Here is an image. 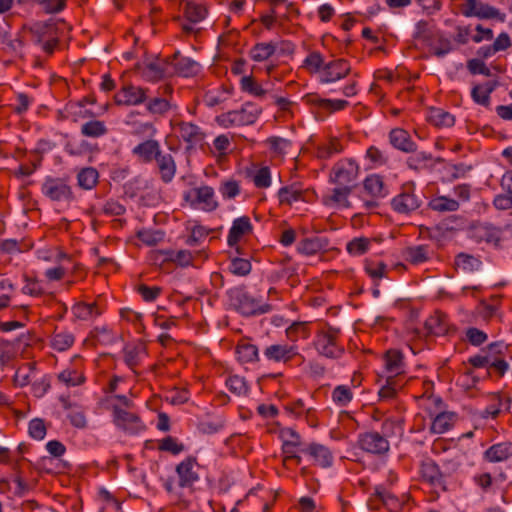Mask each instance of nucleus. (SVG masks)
<instances>
[{"label":"nucleus","instance_id":"obj_13","mask_svg":"<svg viewBox=\"0 0 512 512\" xmlns=\"http://www.w3.org/2000/svg\"><path fill=\"white\" fill-rule=\"evenodd\" d=\"M252 231V225L248 217H240L233 222L228 235V244L234 246L244 235Z\"/></svg>","mask_w":512,"mask_h":512},{"label":"nucleus","instance_id":"obj_58","mask_svg":"<svg viewBox=\"0 0 512 512\" xmlns=\"http://www.w3.org/2000/svg\"><path fill=\"white\" fill-rule=\"evenodd\" d=\"M139 293L142 295L145 301H153L161 292L160 287H148L146 285H140L138 288Z\"/></svg>","mask_w":512,"mask_h":512},{"label":"nucleus","instance_id":"obj_7","mask_svg":"<svg viewBox=\"0 0 512 512\" xmlns=\"http://www.w3.org/2000/svg\"><path fill=\"white\" fill-rule=\"evenodd\" d=\"M146 92V90L140 87L126 86L114 98L117 104L137 105L148 98Z\"/></svg>","mask_w":512,"mask_h":512},{"label":"nucleus","instance_id":"obj_36","mask_svg":"<svg viewBox=\"0 0 512 512\" xmlns=\"http://www.w3.org/2000/svg\"><path fill=\"white\" fill-rule=\"evenodd\" d=\"M171 108V104L168 99L161 96L150 98L147 104V110L152 114L162 115Z\"/></svg>","mask_w":512,"mask_h":512},{"label":"nucleus","instance_id":"obj_51","mask_svg":"<svg viewBox=\"0 0 512 512\" xmlns=\"http://www.w3.org/2000/svg\"><path fill=\"white\" fill-rule=\"evenodd\" d=\"M229 390L235 395H242L247 392V386L243 378L239 376H231L227 381Z\"/></svg>","mask_w":512,"mask_h":512},{"label":"nucleus","instance_id":"obj_56","mask_svg":"<svg viewBox=\"0 0 512 512\" xmlns=\"http://www.w3.org/2000/svg\"><path fill=\"white\" fill-rule=\"evenodd\" d=\"M159 448L164 451H169L173 454H178L184 449L183 445L178 444L172 437L164 438L160 442Z\"/></svg>","mask_w":512,"mask_h":512},{"label":"nucleus","instance_id":"obj_15","mask_svg":"<svg viewBox=\"0 0 512 512\" xmlns=\"http://www.w3.org/2000/svg\"><path fill=\"white\" fill-rule=\"evenodd\" d=\"M161 177L165 182H169L175 175L176 165L170 153H160L156 158Z\"/></svg>","mask_w":512,"mask_h":512},{"label":"nucleus","instance_id":"obj_48","mask_svg":"<svg viewBox=\"0 0 512 512\" xmlns=\"http://www.w3.org/2000/svg\"><path fill=\"white\" fill-rule=\"evenodd\" d=\"M230 270L235 275L245 276L250 273L251 264L246 259L235 258L231 262Z\"/></svg>","mask_w":512,"mask_h":512},{"label":"nucleus","instance_id":"obj_26","mask_svg":"<svg viewBox=\"0 0 512 512\" xmlns=\"http://www.w3.org/2000/svg\"><path fill=\"white\" fill-rule=\"evenodd\" d=\"M207 15V9L203 5L187 2L185 8V17L191 24L202 21Z\"/></svg>","mask_w":512,"mask_h":512},{"label":"nucleus","instance_id":"obj_64","mask_svg":"<svg viewBox=\"0 0 512 512\" xmlns=\"http://www.w3.org/2000/svg\"><path fill=\"white\" fill-rule=\"evenodd\" d=\"M434 54L438 57L444 56L452 50V44L448 39H439L438 45L434 46Z\"/></svg>","mask_w":512,"mask_h":512},{"label":"nucleus","instance_id":"obj_23","mask_svg":"<svg viewBox=\"0 0 512 512\" xmlns=\"http://www.w3.org/2000/svg\"><path fill=\"white\" fill-rule=\"evenodd\" d=\"M445 316L441 313H435L425 321L427 333L434 335H444L447 332V325L444 321Z\"/></svg>","mask_w":512,"mask_h":512},{"label":"nucleus","instance_id":"obj_28","mask_svg":"<svg viewBox=\"0 0 512 512\" xmlns=\"http://www.w3.org/2000/svg\"><path fill=\"white\" fill-rule=\"evenodd\" d=\"M78 184L83 189H92L98 182V172L96 169L88 167L83 168L77 176Z\"/></svg>","mask_w":512,"mask_h":512},{"label":"nucleus","instance_id":"obj_44","mask_svg":"<svg viewBox=\"0 0 512 512\" xmlns=\"http://www.w3.org/2000/svg\"><path fill=\"white\" fill-rule=\"evenodd\" d=\"M370 240L364 237L355 238L347 244V251L352 255H361L369 247Z\"/></svg>","mask_w":512,"mask_h":512},{"label":"nucleus","instance_id":"obj_39","mask_svg":"<svg viewBox=\"0 0 512 512\" xmlns=\"http://www.w3.org/2000/svg\"><path fill=\"white\" fill-rule=\"evenodd\" d=\"M138 238L149 246H154L161 242L164 234L160 230H141L137 233Z\"/></svg>","mask_w":512,"mask_h":512},{"label":"nucleus","instance_id":"obj_57","mask_svg":"<svg viewBox=\"0 0 512 512\" xmlns=\"http://www.w3.org/2000/svg\"><path fill=\"white\" fill-rule=\"evenodd\" d=\"M270 148L277 154H283L284 150L290 145L289 141L280 137H272L267 140Z\"/></svg>","mask_w":512,"mask_h":512},{"label":"nucleus","instance_id":"obj_62","mask_svg":"<svg viewBox=\"0 0 512 512\" xmlns=\"http://www.w3.org/2000/svg\"><path fill=\"white\" fill-rule=\"evenodd\" d=\"M348 104L345 100H328L321 99L319 100V105L323 108L330 109L331 111L341 110L346 107Z\"/></svg>","mask_w":512,"mask_h":512},{"label":"nucleus","instance_id":"obj_30","mask_svg":"<svg viewBox=\"0 0 512 512\" xmlns=\"http://www.w3.org/2000/svg\"><path fill=\"white\" fill-rule=\"evenodd\" d=\"M167 68V63L163 60L150 62L146 65L144 75L149 80H159L164 77Z\"/></svg>","mask_w":512,"mask_h":512},{"label":"nucleus","instance_id":"obj_46","mask_svg":"<svg viewBox=\"0 0 512 512\" xmlns=\"http://www.w3.org/2000/svg\"><path fill=\"white\" fill-rule=\"evenodd\" d=\"M323 248V244L320 239H305L299 245V251L306 255H312L317 253Z\"/></svg>","mask_w":512,"mask_h":512},{"label":"nucleus","instance_id":"obj_59","mask_svg":"<svg viewBox=\"0 0 512 512\" xmlns=\"http://www.w3.org/2000/svg\"><path fill=\"white\" fill-rule=\"evenodd\" d=\"M254 183L257 187L264 188L270 185V173L268 168H261L254 176Z\"/></svg>","mask_w":512,"mask_h":512},{"label":"nucleus","instance_id":"obj_50","mask_svg":"<svg viewBox=\"0 0 512 512\" xmlns=\"http://www.w3.org/2000/svg\"><path fill=\"white\" fill-rule=\"evenodd\" d=\"M342 150V146L336 138H332L327 144L320 146L318 148V157L320 158H328L333 153L340 152Z\"/></svg>","mask_w":512,"mask_h":512},{"label":"nucleus","instance_id":"obj_8","mask_svg":"<svg viewBox=\"0 0 512 512\" xmlns=\"http://www.w3.org/2000/svg\"><path fill=\"white\" fill-rule=\"evenodd\" d=\"M236 303H234L236 309L241 312L243 315H253L255 313H264L269 310V305L261 306L254 298L250 297L247 294H240L236 299Z\"/></svg>","mask_w":512,"mask_h":512},{"label":"nucleus","instance_id":"obj_6","mask_svg":"<svg viewBox=\"0 0 512 512\" xmlns=\"http://www.w3.org/2000/svg\"><path fill=\"white\" fill-rule=\"evenodd\" d=\"M42 192L51 200L61 201L72 198L70 187L60 179H48L43 184Z\"/></svg>","mask_w":512,"mask_h":512},{"label":"nucleus","instance_id":"obj_43","mask_svg":"<svg viewBox=\"0 0 512 512\" xmlns=\"http://www.w3.org/2000/svg\"><path fill=\"white\" fill-rule=\"evenodd\" d=\"M493 87L489 85H477L472 90V98L475 102L488 105L489 103V95L492 92Z\"/></svg>","mask_w":512,"mask_h":512},{"label":"nucleus","instance_id":"obj_25","mask_svg":"<svg viewBox=\"0 0 512 512\" xmlns=\"http://www.w3.org/2000/svg\"><path fill=\"white\" fill-rule=\"evenodd\" d=\"M353 186H338L332 190V194L326 199V201L333 202L337 205L345 208L350 207L348 196L352 192Z\"/></svg>","mask_w":512,"mask_h":512},{"label":"nucleus","instance_id":"obj_31","mask_svg":"<svg viewBox=\"0 0 512 512\" xmlns=\"http://www.w3.org/2000/svg\"><path fill=\"white\" fill-rule=\"evenodd\" d=\"M421 474L423 479L428 481L430 484L434 486H441L442 484V476L441 473L434 463H425L422 465Z\"/></svg>","mask_w":512,"mask_h":512},{"label":"nucleus","instance_id":"obj_32","mask_svg":"<svg viewBox=\"0 0 512 512\" xmlns=\"http://www.w3.org/2000/svg\"><path fill=\"white\" fill-rule=\"evenodd\" d=\"M429 206L433 210L439 212L456 211L459 207V203L454 199H450L445 196H439L432 199L429 203Z\"/></svg>","mask_w":512,"mask_h":512},{"label":"nucleus","instance_id":"obj_35","mask_svg":"<svg viewBox=\"0 0 512 512\" xmlns=\"http://www.w3.org/2000/svg\"><path fill=\"white\" fill-rule=\"evenodd\" d=\"M429 120L436 126L449 127L454 123V117L441 109H431L429 114Z\"/></svg>","mask_w":512,"mask_h":512},{"label":"nucleus","instance_id":"obj_10","mask_svg":"<svg viewBox=\"0 0 512 512\" xmlns=\"http://www.w3.org/2000/svg\"><path fill=\"white\" fill-rule=\"evenodd\" d=\"M152 260L156 263L159 260L162 261H173L181 266H187L192 263V255L190 252L185 250L180 251H155L152 254Z\"/></svg>","mask_w":512,"mask_h":512},{"label":"nucleus","instance_id":"obj_19","mask_svg":"<svg viewBox=\"0 0 512 512\" xmlns=\"http://www.w3.org/2000/svg\"><path fill=\"white\" fill-rule=\"evenodd\" d=\"M512 455L511 443H500L491 446L486 452L485 456L490 462L504 461Z\"/></svg>","mask_w":512,"mask_h":512},{"label":"nucleus","instance_id":"obj_9","mask_svg":"<svg viewBox=\"0 0 512 512\" xmlns=\"http://www.w3.org/2000/svg\"><path fill=\"white\" fill-rule=\"evenodd\" d=\"M185 199L192 203H202L207 210H212L216 207V203L213 201V190L210 187L194 188L186 194Z\"/></svg>","mask_w":512,"mask_h":512},{"label":"nucleus","instance_id":"obj_38","mask_svg":"<svg viewBox=\"0 0 512 512\" xmlns=\"http://www.w3.org/2000/svg\"><path fill=\"white\" fill-rule=\"evenodd\" d=\"M81 132L88 137H99L106 133V127L102 121L94 120L85 123Z\"/></svg>","mask_w":512,"mask_h":512},{"label":"nucleus","instance_id":"obj_63","mask_svg":"<svg viewBox=\"0 0 512 512\" xmlns=\"http://www.w3.org/2000/svg\"><path fill=\"white\" fill-rule=\"evenodd\" d=\"M224 197L234 198L239 193V186L235 181L225 182L221 188Z\"/></svg>","mask_w":512,"mask_h":512},{"label":"nucleus","instance_id":"obj_5","mask_svg":"<svg viewBox=\"0 0 512 512\" xmlns=\"http://www.w3.org/2000/svg\"><path fill=\"white\" fill-rule=\"evenodd\" d=\"M115 424L129 433H137L141 429V422L137 415L126 411L125 409L114 405Z\"/></svg>","mask_w":512,"mask_h":512},{"label":"nucleus","instance_id":"obj_45","mask_svg":"<svg viewBox=\"0 0 512 512\" xmlns=\"http://www.w3.org/2000/svg\"><path fill=\"white\" fill-rule=\"evenodd\" d=\"M332 398L335 403L344 406L352 400V392L348 387L340 385L334 389Z\"/></svg>","mask_w":512,"mask_h":512},{"label":"nucleus","instance_id":"obj_29","mask_svg":"<svg viewBox=\"0 0 512 512\" xmlns=\"http://www.w3.org/2000/svg\"><path fill=\"white\" fill-rule=\"evenodd\" d=\"M474 237L478 241H485L487 243H494L495 246L500 242V231L491 227H478L474 232Z\"/></svg>","mask_w":512,"mask_h":512},{"label":"nucleus","instance_id":"obj_42","mask_svg":"<svg viewBox=\"0 0 512 512\" xmlns=\"http://www.w3.org/2000/svg\"><path fill=\"white\" fill-rule=\"evenodd\" d=\"M74 342V337L67 332H58L52 339V345L58 351L68 349Z\"/></svg>","mask_w":512,"mask_h":512},{"label":"nucleus","instance_id":"obj_1","mask_svg":"<svg viewBox=\"0 0 512 512\" xmlns=\"http://www.w3.org/2000/svg\"><path fill=\"white\" fill-rule=\"evenodd\" d=\"M340 331L334 328L321 330L315 340L316 350L328 358L339 357L343 353V348L339 345Z\"/></svg>","mask_w":512,"mask_h":512},{"label":"nucleus","instance_id":"obj_52","mask_svg":"<svg viewBox=\"0 0 512 512\" xmlns=\"http://www.w3.org/2000/svg\"><path fill=\"white\" fill-rule=\"evenodd\" d=\"M59 379L67 385H78L84 381V376L76 371L64 370L59 374Z\"/></svg>","mask_w":512,"mask_h":512},{"label":"nucleus","instance_id":"obj_37","mask_svg":"<svg viewBox=\"0 0 512 512\" xmlns=\"http://www.w3.org/2000/svg\"><path fill=\"white\" fill-rule=\"evenodd\" d=\"M237 355L240 361L248 363L257 359L258 350L252 344L242 343L237 346Z\"/></svg>","mask_w":512,"mask_h":512},{"label":"nucleus","instance_id":"obj_22","mask_svg":"<svg viewBox=\"0 0 512 512\" xmlns=\"http://www.w3.org/2000/svg\"><path fill=\"white\" fill-rule=\"evenodd\" d=\"M307 452L314 457L315 461L322 467L330 466L332 462V455L330 451L323 445L311 444Z\"/></svg>","mask_w":512,"mask_h":512},{"label":"nucleus","instance_id":"obj_41","mask_svg":"<svg viewBox=\"0 0 512 512\" xmlns=\"http://www.w3.org/2000/svg\"><path fill=\"white\" fill-rule=\"evenodd\" d=\"M241 88L258 97H262L267 93L251 76L242 77Z\"/></svg>","mask_w":512,"mask_h":512},{"label":"nucleus","instance_id":"obj_11","mask_svg":"<svg viewBox=\"0 0 512 512\" xmlns=\"http://www.w3.org/2000/svg\"><path fill=\"white\" fill-rule=\"evenodd\" d=\"M350 71L349 65L344 60H337L329 63L324 69L322 81L333 82L345 77Z\"/></svg>","mask_w":512,"mask_h":512},{"label":"nucleus","instance_id":"obj_12","mask_svg":"<svg viewBox=\"0 0 512 512\" xmlns=\"http://www.w3.org/2000/svg\"><path fill=\"white\" fill-rule=\"evenodd\" d=\"M194 466L195 460L193 459H187L177 466L176 471L181 487H190L198 479L197 473L193 470Z\"/></svg>","mask_w":512,"mask_h":512},{"label":"nucleus","instance_id":"obj_53","mask_svg":"<svg viewBox=\"0 0 512 512\" xmlns=\"http://www.w3.org/2000/svg\"><path fill=\"white\" fill-rule=\"evenodd\" d=\"M407 260L413 264H418L427 260V254L422 246L409 248L406 252Z\"/></svg>","mask_w":512,"mask_h":512},{"label":"nucleus","instance_id":"obj_2","mask_svg":"<svg viewBox=\"0 0 512 512\" xmlns=\"http://www.w3.org/2000/svg\"><path fill=\"white\" fill-rule=\"evenodd\" d=\"M261 113V109L252 103H246L240 110L231 111L222 115L224 124L250 125L253 124Z\"/></svg>","mask_w":512,"mask_h":512},{"label":"nucleus","instance_id":"obj_60","mask_svg":"<svg viewBox=\"0 0 512 512\" xmlns=\"http://www.w3.org/2000/svg\"><path fill=\"white\" fill-rule=\"evenodd\" d=\"M493 52L506 50L511 46V40L507 33H501L493 43Z\"/></svg>","mask_w":512,"mask_h":512},{"label":"nucleus","instance_id":"obj_34","mask_svg":"<svg viewBox=\"0 0 512 512\" xmlns=\"http://www.w3.org/2000/svg\"><path fill=\"white\" fill-rule=\"evenodd\" d=\"M385 367L388 372L398 374L402 368V354L398 350H389L385 354Z\"/></svg>","mask_w":512,"mask_h":512},{"label":"nucleus","instance_id":"obj_18","mask_svg":"<svg viewBox=\"0 0 512 512\" xmlns=\"http://www.w3.org/2000/svg\"><path fill=\"white\" fill-rule=\"evenodd\" d=\"M133 152L147 162L151 161L152 159H156L161 153L159 150V144L155 140H147L139 144L134 148Z\"/></svg>","mask_w":512,"mask_h":512},{"label":"nucleus","instance_id":"obj_14","mask_svg":"<svg viewBox=\"0 0 512 512\" xmlns=\"http://www.w3.org/2000/svg\"><path fill=\"white\" fill-rule=\"evenodd\" d=\"M391 144L404 152H413L416 150V145L411 141L407 131L397 128L390 132Z\"/></svg>","mask_w":512,"mask_h":512},{"label":"nucleus","instance_id":"obj_47","mask_svg":"<svg viewBox=\"0 0 512 512\" xmlns=\"http://www.w3.org/2000/svg\"><path fill=\"white\" fill-rule=\"evenodd\" d=\"M35 364L28 363L25 367L19 368L14 376V382L19 386H25L30 382V374L34 371Z\"/></svg>","mask_w":512,"mask_h":512},{"label":"nucleus","instance_id":"obj_21","mask_svg":"<svg viewBox=\"0 0 512 512\" xmlns=\"http://www.w3.org/2000/svg\"><path fill=\"white\" fill-rule=\"evenodd\" d=\"M456 269L464 274L477 271L480 268V261L472 255L461 253L455 260Z\"/></svg>","mask_w":512,"mask_h":512},{"label":"nucleus","instance_id":"obj_20","mask_svg":"<svg viewBox=\"0 0 512 512\" xmlns=\"http://www.w3.org/2000/svg\"><path fill=\"white\" fill-rule=\"evenodd\" d=\"M364 190L374 199L385 197L384 183L380 176L371 175L364 181Z\"/></svg>","mask_w":512,"mask_h":512},{"label":"nucleus","instance_id":"obj_27","mask_svg":"<svg viewBox=\"0 0 512 512\" xmlns=\"http://www.w3.org/2000/svg\"><path fill=\"white\" fill-rule=\"evenodd\" d=\"M72 311L75 317L81 320H88L100 314L95 303L79 302L72 307Z\"/></svg>","mask_w":512,"mask_h":512},{"label":"nucleus","instance_id":"obj_40","mask_svg":"<svg viewBox=\"0 0 512 512\" xmlns=\"http://www.w3.org/2000/svg\"><path fill=\"white\" fill-rule=\"evenodd\" d=\"M275 51V47L269 43L257 44L251 50V56L255 61H263L268 59Z\"/></svg>","mask_w":512,"mask_h":512},{"label":"nucleus","instance_id":"obj_4","mask_svg":"<svg viewBox=\"0 0 512 512\" xmlns=\"http://www.w3.org/2000/svg\"><path fill=\"white\" fill-rule=\"evenodd\" d=\"M359 445L363 450L374 454H384L389 450L388 440L377 432L363 434Z\"/></svg>","mask_w":512,"mask_h":512},{"label":"nucleus","instance_id":"obj_24","mask_svg":"<svg viewBox=\"0 0 512 512\" xmlns=\"http://www.w3.org/2000/svg\"><path fill=\"white\" fill-rule=\"evenodd\" d=\"M294 354V348L285 345H272L265 350V355L275 361H288Z\"/></svg>","mask_w":512,"mask_h":512},{"label":"nucleus","instance_id":"obj_33","mask_svg":"<svg viewBox=\"0 0 512 512\" xmlns=\"http://www.w3.org/2000/svg\"><path fill=\"white\" fill-rule=\"evenodd\" d=\"M454 414L453 413H440L438 414L435 419L433 420V423L431 425V430L434 433L442 434L446 432L453 421Z\"/></svg>","mask_w":512,"mask_h":512},{"label":"nucleus","instance_id":"obj_54","mask_svg":"<svg viewBox=\"0 0 512 512\" xmlns=\"http://www.w3.org/2000/svg\"><path fill=\"white\" fill-rule=\"evenodd\" d=\"M29 434L31 437L41 440L45 437L46 427L40 419H34L29 424Z\"/></svg>","mask_w":512,"mask_h":512},{"label":"nucleus","instance_id":"obj_16","mask_svg":"<svg viewBox=\"0 0 512 512\" xmlns=\"http://www.w3.org/2000/svg\"><path fill=\"white\" fill-rule=\"evenodd\" d=\"M393 207L401 213H408L419 207V201L414 194L402 193L393 199Z\"/></svg>","mask_w":512,"mask_h":512},{"label":"nucleus","instance_id":"obj_61","mask_svg":"<svg viewBox=\"0 0 512 512\" xmlns=\"http://www.w3.org/2000/svg\"><path fill=\"white\" fill-rule=\"evenodd\" d=\"M468 69L473 74L480 73V74H484V75H487V76L490 74V71L486 67L485 63L483 61H481V60H478V59L470 60L468 62Z\"/></svg>","mask_w":512,"mask_h":512},{"label":"nucleus","instance_id":"obj_3","mask_svg":"<svg viewBox=\"0 0 512 512\" xmlns=\"http://www.w3.org/2000/svg\"><path fill=\"white\" fill-rule=\"evenodd\" d=\"M358 166L353 160H347L345 163H339L334 168L331 175V181L338 186H351L358 176Z\"/></svg>","mask_w":512,"mask_h":512},{"label":"nucleus","instance_id":"obj_17","mask_svg":"<svg viewBox=\"0 0 512 512\" xmlns=\"http://www.w3.org/2000/svg\"><path fill=\"white\" fill-rule=\"evenodd\" d=\"M179 133L181 138L191 145L198 144L204 139V134L200 131L199 127L192 123L183 122L179 124Z\"/></svg>","mask_w":512,"mask_h":512},{"label":"nucleus","instance_id":"obj_55","mask_svg":"<svg viewBox=\"0 0 512 512\" xmlns=\"http://www.w3.org/2000/svg\"><path fill=\"white\" fill-rule=\"evenodd\" d=\"M466 336L472 345L479 346L487 340V335L477 328H469Z\"/></svg>","mask_w":512,"mask_h":512},{"label":"nucleus","instance_id":"obj_49","mask_svg":"<svg viewBox=\"0 0 512 512\" xmlns=\"http://www.w3.org/2000/svg\"><path fill=\"white\" fill-rule=\"evenodd\" d=\"M375 495L383 502V504L391 512H398L399 509L401 508V502L398 499H396L393 495L378 490L376 491Z\"/></svg>","mask_w":512,"mask_h":512}]
</instances>
